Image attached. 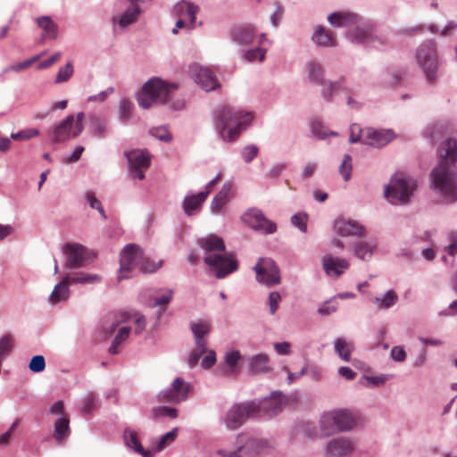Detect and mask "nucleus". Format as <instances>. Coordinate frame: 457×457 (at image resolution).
Masks as SVG:
<instances>
[{"instance_id":"nucleus-1","label":"nucleus","mask_w":457,"mask_h":457,"mask_svg":"<svg viewBox=\"0 0 457 457\" xmlns=\"http://www.w3.org/2000/svg\"><path fill=\"white\" fill-rule=\"evenodd\" d=\"M440 161L433 169L430 178L434 189L445 197L447 203L457 201V184L454 166L457 162V139L445 140L440 149Z\"/></svg>"},{"instance_id":"nucleus-2","label":"nucleus","mask_w":457,"mask_h":457,"mask_svg":"<svg viewBox=\"0 0 457 457\" xmlns=\"http://www.w3.org/2000/svg\"><path fill=\"white\" fill-rule=\"evenodd\" d=\"M199 245L205 253L204 262L215 270L218 278H223L237 270V262L232 254L226 253L225 244L221 237L209 235L200 239Z\"/></svg>"},{"instance_id":"nucleus-3","label":"nucleus","mask_w":457,"mask_h":457,"mask_svg":"<svg viewBox=\"0 0 457 457\" xmlns=\"http://www.w3.org/2000/svg\"><path fill=\"white\" fill-rule=\"evenodd\" d=\"M216 118L222 138L228 142L235 141L252 120L250 113L243 114L241 111H236L230 106L219 108Z\"/></svg>"},{"instance_id":"nucleus-4","label":"nucleus","mask_w":457,"mask_h":457,"mask_svg":"<svg viewBox=\"0 0 457 457\" xmlns=\"http://www.w3.org/2000/svg\"><path fill=\"white\" fill-rule=\"evenodd\" d=\"M145 262H148V259L144 256L142 249L135 244L128 245L121 253L118 279L129 278L130 272L137 268L144 273H151L160 267L159 263H151L148 267Z\"/></svg>"},{"instance_id":"nucleus-5","label":"nucleus","mask_w":457,"mask_h":457,"mask_svg":"<svg viewBox=\"0 0 457 457\" xmlns=\"http://www.w3.org/2000/svg\"><path fill=\"white\" fill-rule=\"evenodd\" d=\"M178 88L176 84H170L161 79L148 80L137 96L139 105L145 109L150 108L154 104H165L173 96Z\"/></svg>"},{"instance_id":"nucleus-6","label":"nucleus","mask_w":457,"mask_h":457,"mask_svg":"<svg viewBox=\"0 0 457 457\" xmlns=\"http://www.w3.org/2000/svg\"><path fill=\"white\" fill-rule=\"evenodd\" d=\"M320 425L323 435L329 436L333 433L351 430L356 425V420L346 409L334 410L321 416Z\"/></svg>"},{"instance_id":"nucleus-7","label":"nucleus","mask_w":457,"mask_h":457,"mask_svg":"<svg viewBox=\"0 0 457 457\" xmlns=\"http://www.w3.org/2000/svg\"><path fill=\"white\" fill-rule=\"evenodd\" d=\"M416 60L422 68L427 80L430 83L435 82L437 79L436 71L439 65L436 44L429 41L420 46L416 53Z\"/></svg>"},{"instance_id":"nucleus-8","label":"nucleus","mask_w":457,"mask_h":457,"mask_svg":"<svg viewBox=\"0 0 457 457\" xmlns=\"http://www.w3.org/2000/svg\"><path fill=\"white\" fill-rule=\"evenodd\" d=\"M256 402H246L232 405L225 413L223 421L228 429L240 428L248 419L256 418Z\"/></svg>"},{"instance_id":"nucleus-9","label":"nucleus","mask_w":457,"mask_h":457,"mask_svg":"<svg viewBox=\"0 0 457 457\" xmlns=\"http://www.w3.org/2000/svg\"><path fill=\"white\" fill-rule=\"evenodd\" d=\"M237 447L235 451L220 450L219 453L223 457H253L261 453L266 446L264 441L251 437L245 434L237 436Z\"/></svg>"},{"instance_id":"nucleus-10","label":"nucleus","mask_w":457,"mask_h":457,"mask_svg":"<svg viewBox=\"0 0 457 457\" xmlns=\"http://www.w3.org/2000/svg\"><path fill=\"white\" fill-rule=\"evenodd\" d=\"M416 181L411 178L402 177L395 179L393 186L385 189L386 197L393 204H406L416 189Z\"/></svg>"},{"instance_id":"nucleus-11","label":"nucleus","mask_w":457,"mask_h":457,"mask_svg":"<svg viewBox=\"0 0 457 457\" xmlns=\"http://www.w3.org/2000/svg\"><path fill=\"white\" fill-rule=\"evenodd\" d=\"M256 273V279L259 283L267 287L279 284V269L270 258H260L253 268Z\"/></svg>"},{"instance_id":"nucleus-12","label":"nucleus","mask_w":457,"mask_h":457,"mask_svg":"<svg viewBox=\"0 0 457 457\" xmlns=\"http://www.w3.org/2000/svg\"><path fill=\"white\" fill-rule=\"evenodd\" d=\"M129 162L130 174L133 178L142 180L145 179V170L151 165L150 154L146 150H131L125 153Z\"/></svg>"},{"instance_id":"nucleus-13","label":"nucleus","mask_w":457,"mask_h":457,"mask_svg":"<svg viewBox=\"0 0 457 457\" xmlns=\"http://www.w3.org/2000/svg\"><path fill=\"white\" fill-rule=\"evenodd\" d=\"M243 221L254 230L264 234H271L276 231L277 226L271 220H269L262 211L258 209H250L242 216Z\"/></svg>"},{"instance_id":"nucleus-14","label":"nucleus","mask_w":457,"mask_h":457,"mask_svg":"<svg viewBox=\"0 0 457 457\" xmlns=\"http://www.w3.org/2000/svg\"><path fill=\"white\" fill-rule=\"evenodd\" d=\"M309 74L312 80L316 83H320L323 86L322 96L326 100H330L334 94H337L339 90L344 89L342 81H337L335 83L326 82L322 79V69L321 66L316 62H311L309 65Z\"/></svg>"},{"instance_id":"nucleus-15","label":"nucleus","mask_w":457,"mask_h":457,"mask_svg":"<svg viewBox=\"0 0 457 457\" xmlns=\"http://www.w3.org/2000/svg\"><path fill=\"white\" fill-rule=\"evenodd\" d=\"M189 389L190 386L182 378H177L173 381L171 388L162 392L159 398L162 402L179 403L187 399Z\"/></svg>"},{"instance_id":"nucleus-16","label":"nucleus","mask_w":457,"mask_h":457,"mask_svg":"<svg viewBox=\"0 0 457 457\" xmlns=\"http://www.w3.org/2000/svg\"><path fill=\"white\" fill-rule=\"evenodd\" d=\"M354 445L347 437H337L328 441L325 447L326 457H346L353 453Z\"/></svg>"},{"instance_id":"nucleus-17","label":"nucleus","mask_w":457,"mask_h":457,"mask_svg":"<svg viewBox=\"0 0 457 457\" xmlns=\"http://www.w3.org/2000/svg\"><path fill=\"white\" fill-rule=\"evenodd\" d=\"M285 404V397L281 394L274 393L270 397L256 403V416L261 417L266 414L270 416L275 415L283 409Z\"/></svg>"},{"instance_id":"nucleus-18","label":"nucleus","mask_w":457,"mask_h":457,"mask_svg":"<svg viewBox=\"0 0 457 457\" xmlns=\"http://www.w3.org/2000/svg\"><path fill=\"white\" fill-rule=\"evenodd\" d=\"M64 253L67 254L66 267L77 269L86 263L87 249L79 244H67L64 247Z\"/></svg>"},{"instance_id":"nucleus-19","label":"nucleus","mask_w":457,"mask_h":457,"mask_svg":"<svg viewBox=\"0 0 457 457\" xmlns=\"http://www.w3.org/2000/svg\"><path fill=\"white\" fill-rule=\"evenodd\" d=\"M394 138L392 130H375L366 129L363 134L362 143L374 147H382Z\"/></svg>"},{"instance_id":"nucleus-20","label":"nucleus","mask_w":457,"mask_h":457,"mask_svg":"<svg viewBox=\"0 0 457 457\" xmlns=\"http://www.w3.org/2000/svg\"><path fill=\"white\" fill-rule=\"evenodd\" d=\"M325 272L330 277L338 278L349 268V262L343 258L334 257L330 254L322 259Z\"/></svg>"},{"instance_id":"nucleus-21","label":"nucleus","mask_w":457,"mask_h":457,"mask_svg":"<svg viewBox=\"0 0 457 457\" xmlns=\"http://www.w3.org/2000/svg\"><path fill=\"white\" fill-rule=\"evenodd\" d=\"M192 76L195 81L205 91L215 89L219 83L213 73L207 68L195 67L192 70Z\"/></svg>"},{"instance_id":"nucleus-22","label":"nucleus","mask_w":457,"mask_h":457,"mask_svg":"<svg viewBox=\"0 0 457 457\" xmlns=\"http://www.w3.org/2000/svg\"><path fill=\"white\" fill-rule=\"evenodd\" d=\"M334 229L341 237L361 236L363 232L362 226L358 222L344 219L335 220Z\"/></svg>"},{"instance_id":"nucleus-23","label":"nucleus","mask_w":457,"mask_h":457,"mask_svg":"<svg viewBox=\"0 0 457 457\" xmlns=\"http://www.w3.org/2000/svg\"><path fill=\"white\" fill-rule=\"evenodd\" d=\"M74 116L69 115L59 125H57L53 131L52 140L54 143H60L68 140L73 137L74 130Z\"/></svg>"},{"instance_id":"nucleus-24","label":"nucleus","mask_w":457,"mask_h":457,"mask_svg":"<svg viewBox=\"0 0 457 457\" xmlns=\"http://www.w3.org/2000/svg\"><path fill=\"white\" fill-rule=\"evenodd\" d=\"M199 12V6L187 1H180L174 6V12L179 18L188 19L190 28L195 23V16Z\"/></svg>"},{"instance_id":"nucleus-25","label":"nucleus","mask_w":457,"mask_h":457,"mask_svg":"<svg viewBox=\"0 0 457 457\" xmlns=\"http://www.w3.org/2000/svg\"><path fill=\"white\" fill-rule=\"evenodd\" d=\"M190 328H191V330L194 335L195 345L202 349L204 347H206L207 340H206L205 337L208 336L212 330V326H211L210 322H208V321L194 322L191 324Z\"/></svg>"},{"instance_id":"nucleus-26","label":"nucleus","mask_w":457,"mask_h":457,"mask_svg":"<svg viewBox=\"0 0 457 457\" xmlns=\"http://www.w3.org/2000/svg\"><path fill=\"white\" fill-rule=\"evenodd\" d=\"M70 420L68 415L58 418L54 422V438L58 445H62L70 436Z\"/></svg>"},{"instance_id":"nucleus-27","label":"nucleus","mask_w":457,"mask_h":457,"mask_svg":"<svg viewBox=\"0 0 457 457\" xmlns=\"http://www.w3.org/2000/svg\"><path fill=\"white\" fill-rule=\"evenodd\" d=\"M328 20L333 27H345L357 22L358 15L349 12H337L329 14Z\"/></svg>"},{"instance_id":"nucleus-28","label":"nucleus","mask_w":457,"mask_h":457,"mask_svg":"<svg viewBox=\"0 0 457 457\" xmlns=\"http://www.w3.org/2000/svg\"><path fill=\"white\" fill-rule=\"evenodd\" d=\"M208 192H200L197 195H194L185 198L183 203V209L187 215H193L198 212L206 200Z\"/></svg>"},{"instance_id":"nucleus-29","label":"nucleus","mask_w":457,"mask_h":457,"mask_svg":"<svg viewBox=\"0 0 457 457\" xmlns=\"http://www.w3.org/2000/svg\"><path fill=\"white\" fill-rule=\"evenodd\" d=\"M231 198V185L224 184L211 204L214 212H220Z\"/></svg>"},{"instance_id":"nucleus-30","label":"nucleus","mask_w":457,"mask_h":457,"mask_svg":"<svg viewBox=\"0 0 457 457\" xmlns=\"http://www.w3.org/2000/svg\"><path fill=\"white\" fill-rule=\"evenodd\" d=\"M140 12V7L138 5H133L128 8L120 17H113L112 21L114 23L117 22L120 28L123 29L136 22Z\"/></svg>"},{"instance_id":"nucleus-31","label":"nucleus","mask_w":457,"mask_h":457,"mask_svg":"<svg viewBox=\"0 0 457 457\" xmlns=\"http://www.w3.org/2000/svg\"><path fill=\"white\" fill-rule=\"evenodd\" d=\"M249 370L253 374H259L270 370L269 357L265 353H259L250 358Z\"/></svg>"},{"instance_id":"nucleus-32","label":"nucleus","mask_w":457,"mask_h":457,"mask_svg":"<svg viewBox=\"0 0 457 457\" xmlns=\"http://www.w3.org/2000/svg\"><path fill=\"white\" fill-rule=\"evenodd\" d=\"M373 28L358 27L349 33V38L354 43H369L374 40Z\"/></svg>"},{"instance_id":"nucleus-33","label":"nucleus","mask_w":457,"mask_h":457,"mask_svg":"<svg viewBox=\"0 0 457 457\" xmlns=\"http://www.w3.org/2000/svg\"><path fill=\"white\" fill-rule=\"evenodd\" d=\"M69 283L70 277L67 276L54 287L49 298L52 303H56L60 301L66 300L69 297Z\"/></svg>"},{"instance_id":"nucleus-34","label":"nucleus","mask_w":457,"mask_h":457,"mask_svg":"<svg viewBox=\"0 0 457 457\" xmlns=\"http://www.w3.org/2000/svg\"><path fill=\"white\" fill-rule=\"evenodd\" d=\"M124 440L126 442V445L133 448L137 453L141 454L144 457H151L152 452L151 451H145L142 445L140 444L137 434L131 430V429H126L124 431Z\"/></svg>"},{"instance_id":"nucleus-35","label":"nucleus","mask_w":457,"mask_h":457,"mask_svg":"<svg viewBox=\"0 0 457 457\" xmlns=\"http://www.w3.org/2000/svg\"><path fill=\"white\" fill-rule=\"evenodd\" d=\"M39 28L44 30L43 37L55 39L57 37V25L48 16H42L37 19Z\"/></svg>"},{"instance_id":"nucleus-36","label":"nucleus","mask_w":457,"mask_h":457,"mask_svg":"<svg viewBox=\"0 0 457 457\" xmlns=\"http://www.w3.org/2000/svg\"><path fill=\"white\" fill-rule=\"evenodd\" d=\"M313 40L320 46H333L336 45V37L334 34L323 27L316 29L313 35Z\"/></svg>"},{"instance_id":"nucleus-37","label":"nucleus","mask_w":457,"mask_h":457,"mask_svg":"<svg viewBox=\"0 0 457 457\" xmlns=\"http://www.w3.org/2000/svg\"><path fill=\"white\" fill-rule=\"evenodd\" d=\"M254 27L251 24H245L237 28L234 31V38L241 44H249L254 36Z\"/></svg>"},{"instance_id":"nucleus-38","label":"nucleus","mask_w":457,"mask_h":457,"mask_svg":"<svg viewBox=\"0 0 457 457\" xmlns=\"http://www.w3.org/2000/svg\"><path fill=\"white\" fill-rule=\"evenodd\" d=\"M398 301V295L394 290H388L384 295L374 298L373 303L379 309H389Z\"/></svg>"},{"instance_id":"nucleus-39","label":"nucleus","mask_w":457,"mask_h":457,"mask_svg":"<svg viewBox=\"0 0 457 457\" xmlns=\"http://www.w3.org/2000/svg\"><path fill=\"white\" fill-rule=\"evenodd\" d=\"M335 350L342 360L349 361L353 350V345L344 338H337L335 342Z\"/></svg>"},{"instance_id":"nucleus-40","label":"nucleus","mask_w":457,"mask_h":457,"mask_svg":"<svg viewBox=\"0 0 457 457\" xmlns=\"http://www.w3.org/2000/svg\"><path fill=\"white\" fill-rule=\"evenodd\" d=\"M375 247L376 245L373 243L359 242L354 245V254L361 260H369Z\"/></svg>"},{"instance_id":"nucleus-41","label":"nucleus","mask_w":457,"mask_h":457,"mask_svg":"<svg viewBox=\"0 0 457 457\" xmlns=\"http://www.w3.org/2000/svg\"><path fill=\"white\" fill-rule=\"evenodd\" d=\"M90 131L96 137H104L106 132V122L96 115L90 116Z\"/></svg>"},{"instance_id":"nucleus-42","label":"nucleus","mask_w":457,"mask_h":457,"mask_svg":"<svg viewBox=\"0 0 457 457\" xmlns=\"http://www.w3.org/2000/svg\"><path fill=\"white\" fill-rule=\"evenodd\" d=\"M129 332L130 328L129 327H122L119 329L109 349L112 353L115 354L118 353V346L129 337Z\"/></svg>"},{"instance_id":"nucleus-43","label":"nucleus","mask_w":457,"mask_h":457,"mask_svg":"<svg viewBox=\"0 0 457 457\" xmlns=\"http://www.w3.org/2000/svg\"><path fill=\"white\" fill-rule=\"evenodd\" d=\"M13 348V337L6 334L0 338V358L4 359Z\"/></svg>"},{"instance_id":"nucleus-44","label":"nucleus","mask_w":457,"mask_h":457,"mask_svg":"<svg viewBox=\"0 0 457 457\" xmlns=\"http://www.w3.org/2000/svg\"><path fill=\"white\" fill-rule=\"evenodd\" d=\"M39 135V131L37 129H27L21 130L17 133H12L11 137L14 140L25 141L29 140L32 137H37Z\"/></svg>"},{"instance_id":"nucleus-45","label":"nucleus","mask_w":457,"mask_h":457,"mask_svg":"<svg viewBox=\"0 0 457 457\" xmlns=\"http://www.w3.org/2000/svg\"><path fill=\"white\" fill-rule=\"evenodd\" d=\"M97 281H99V277L96 275L76 273L72 277H70V282L71 283L87 284Z\"/></svg>"},{"instance_id":"nucleus-46","label":"nucleus","mask_w":457,"mask_h":457,"mask_svg":"<svg viewBox=\"0 0 457 457\" xmlns=\"http://www.w3.org/2000/svg\"><path fill=\"white\" fill-rule=\"evenodd\" d=\"M85 197L87 204L90 205L92 209L97 210L104 219L107 218L101 202L96 197L93 192H87Z\"/></svg>"},{"instance_id":"nucleus-47","label":"nucleus","mask_w":457,"mask_h":457,"mask_svg":"<svg viewBox=\"0 0 457 457\" xmlns=\"http://www.w3.org/2000/svg\"><path fill=\"white\" fill-rule=\"evenodd\" d=\"M73 73V66L68 62L64 67H61L55 78V83H62L67 81Z\"/></svg>"},{"instance_id":"nucleus-48","label":"nucleus","mask_w":457,"mask_h":457,"mask_svg":"<svg viewBox=\"0 0 457 457\" xmlns=\"http://www.w3.org/2000/svg\"><path fill=\"white\" fill-rule=\"evenodd\" d=\"M339 172L345 181L349 180L352 172V157L349 154L344 156L342 164L339 168Z\"/></svg>"},{"instance_id":"nucleus-49","label":"nucleus","mask_w":457,"mask_h":457,"mask_svg":"<svg viewBox=\"0 0 457 457\" xmlns=\"http://www.w3.org/2000/svg\"><path fill=\"white\" fill-rule=\"evenodd\" d=\"M133 104L128 99H122L120 103V117L123 120H127L130 118L132 112Z\"/></svg>"},{"instance_id":"nucleus-50","label":"nucleus","mask_w":457,"mask_h":457,"mask_svg":"<svg viewBox=\"0 0 457 457\" xmlns=\"http://www.w3.org/2000/svg\"><path fill=\"white\" fill-rule=\"evenodd\" d=\"M29 368L33 372H41L46 368L45 358L42 355H36L32 357L29 364Z\"/></svg>"},{"instance_id":"nucleus-51","label":"nucleus","mask_w":457,"mask_h":457,"mask_svg":"<svg viewBox=\"0 0 457 457\" xmlns=\"http://www.w3.org/2000/svg\"><path fill=\"white\" fill-rule=\"evenodd\" d=\"M291 222L297 227L302 232L307 230V215L304 213H296L292 216Z\"/></svg>"},{"instance_id":"nucleus-52","label":"nucleus","mask_w":457,"mask_h":457,"mask_svg":"<svg viewBox=\"0 0 457 457\" xmlns=\"http://www.w3.org/2000/svg\"><path fill=\"white\" fill-rule=\"evenodd\" d=\"M150 133L153 137H154L162 141L169 142L171 140V135L169 132V130L167 129V128H165V127L154 128L150 130Z\"/></svg>"},{"instance_id":"nucleus-53","label":"nucleus","mask_w":457,"mask_h":457,"mask_svg":"<svg viewBox=\"0 0 457 457\" xmlns=\"http://www.w3.org/2000/svg\"><path fill=\"white\" fill-rule=\"evenodd\" d=\"M177 410L171 407L161 406L153 410V414L155 418L161 416H167L170 418L177 417Z\"/></svg>"},{"instance_id":"nucleus-54","label":"nucleus","mask_w":457,"mask_h":457,"mask_svg":"<svg viewBox=\"0 0 457 457\" xmlns=\"http://www.w3.org/2000/svg\"><path fill=\"white\" fill-rule=\"evenodd\" d=\"M40 55H36L29 60H26L22 62L15 63L12 65L9 70L14 72H19L24 70L29 69L34 62H36L39 59Z\"/></svg>"},{"instance_id":"nucleus-55","label":"nucleus","mask_w":457,"mask_h":457,"mask_svg":"<svg viewBox=\"0 0 457 457\" xmlns=\"http://www.w3.org/2000/svg\"><path fill=\"white\" fill-rule=\"evenodd\" d=\"M259 148L254 145H246L242 151V157L245 162H252L258 154Z\"/></svg>"},{"instance_id":"nucleus-56","label":"nucleus","mask_w":457,"mask_h":457,"mask_svg":"<svg viewBox=\"0 0 457 457\" xmlns=\"http://www.w3.org/2000/svg\"><path fill=\"white\" fill-rule=\"evenodd\" d=\"M172 296H173V291L172 290L165 291V293L162 295L157 296L154 299V306H162V311H164L166 305L170 303V301L172 299Z\"/></svg>"},{"instance_id":"nucleus-57","label":"nucleus","mask_w":457,"mask_h":457,"mask_svg":"<svg viewBox=\"0 0 457 457\" xmlns=\"http://www.w3.org/2000/svg\"><path fill=\"white\" fill-rule=\"evenodd\" d=\"M178 436V429L174 428L166 433L160 440L158 445V451L162 450L167 445L173 442Z\"/></svg>"},{"instance_id":"nucleus-58","label":"nucleus","mask_w":457,"mask_h":457,"mask_svg":"<svg viewBox=\"0 0 457 457\" xmlns=\"http://www.w3.org/2000/svg\"><path fill=\"white\" fill-rule=\"evenodd\" d=\"M265 56V50L262 48H256L253 50H249L245 53V57L246 60L253 61H262Z\"/></svg>"},{"instance_id":"nucleus-59","label":"nucleus","mask_w":457,"mask_h":457,"mask_svg":"<svg viewBox=\"0 0 457 457\" xmlns=\"http://www.w3.org/2000/svg\"><path fill=\"white\" fill-rule=\"evenodd\" d=\"M363 134H364V130L362 131L361 129L358 125L353 124L350 128V137H349L350 143H355L360 140L362 141Z\"/></svg>"},{"instance_id":"nucleus-60","label":"nucleus","mask_w":457,"mask_h":457,"mask_svg":"<svg viewBox=\"0 0 457 457\" xmlns=\"http://www.w3.org/2000/svg\"><path fill=\"white\" fill-rule=\"evenodd\" d=\"M206 352V347H204L203 349L196 346L195 348L190 353L188 356V363L190 367H194L198 362L199 359L201 358L202 354Z\"/></svg>"},{"instance_id":"nucleus-61","label":"nucleus","mask_w":457,"mask_h":457,"mask_svg":"<svg viewBox=\"0 0 457 457\" xmlns=\"http://www.w3.org/2000/svg\"><path fill=\"white\" fill-rule=\"evenodd\" d=\"M281 300V296L278 292H271L269 296L270 312L274 314L278 308V303Z\"/></svg>"},{"instance_id":"nucleus-62","label":"nucleus","mask_w":457,"mask_h":457,"mask_svg":"<svg viewBox=\"0 0 457 457\" xmlns=\"http://www.w3.org/2000/svg\"><path fill=\"white\" fill-rule=\"evenodd\" d=\"M241 358L239 351H231L226 353L225 361L230 367L234 368Z\"/></svg>"},{"instance_id":"nucleus-63","label":"nucleus","mask_w":457,"mask_h":457,"mask_svg":"<svg viewBox=\"0 0 457 457\" xmlns=\"http://www.w3.org/2000/svg\"><path fill=\"white\" fill-rule=\"evenodd\" d=\"M312 130L314 135H316L317 137H319L320 138H323L326 136H328V132H327L326 129L321 124V122L319 120H313L312 122Z\"/></svg>"},{"instance_id":"nucleus-64","label":"nucleus","mask_w":457,"mask_h":457,"mask_svg":"<svg viewBox=\"0 0 457 457\" xmlns=\"http://www.w3.org/2000/svg\"><path fill=\"white\" fill-rule=\"evenodd\" d=\"M449 239L451 243L446 246V250L449 254L454 255L457 253V232L450 233Z\"/></svg>"}]
</instances>
